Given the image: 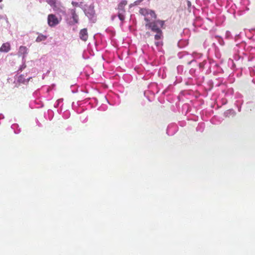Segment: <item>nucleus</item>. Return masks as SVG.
<instances>
[{
    "label": "nucleus",
    "mask_w": 255,
    "mask_h": 255,
    "mask_svg": "<svg viewBox=\"0 0 255 255\" xmlns=\"http://www.w3.org/2000/svg\"><path fill=\"white\" fill-rule=\"evenodd\" d=\"M141 14L144 16V20L147 22H150L152 20H154L156 15L154 11L146 8H141L139 10Z\"/></svg>",
    "instance_id": "obj_1"
},
{
    "label": "nucleus",
    "mask_w": 255,
    "mask_h": 255,
    "mask_svg": "<svg viewBox=\"0 0 255 255\" xmlns=\"http://www.w3.org/2000/svg\"><path fill=\"white\" fill-rule=\"evenodd\" d=\"M127 4V1L126 0H123L118 4V17L121 21H123L125 19V7Z\"/></svg>",
    "instance_id": "obj_2"
},
{
    "label": "nucleus",
    "mask_w": 255,
    "mask_h": 255,
    "mask_svg": "<svg viewBox=\"0 0 255 255\" xmlns=\"http://www.w3.org/2000/svg\"><path fill=\"white\" fill-rule=\"evenodd\" d=\"M84 12L90 19H92L94 17L95 15L94 5L91 4L89 5H85L84 8Z\"/></svg>",
    "instance_id": "obj_3"
},
{
    "label": "nucleus",
    "mask_w": 255,
    "mask_h": 255,
    "mask_svg": "<svg viewBox=\"0 0 255 255\" xmlns=\"http://www.w3.org/2000/svg\"><path fill=\"white\" fill-rule=\"evenodd\" d=\"M47 20L48 24L51 27L55 26L58 24L60 21L58 18L53 14H49L48 16Z\"/></svg>",
    "instance_id": "obj_4"
},
{
    "label": "nucleus",
    "mask_w": 255,
    "mask_h": 255,
    "mask_svg": "<svg viewBox=\"0 0 255 255\" xmlns=\"http://www.w3.org/2000/svg\"><path fill=\"white\" fill-rule=\"evenodd\" d=\"M28 49L26 46H20L19 48L18 51L17 53V55L18 56H22V61L25 60V57L26 55L28 54Z\"/></svg>",
    "instance_id": "obj_5"
},
{
    "label": "nucleus",
    "mask_w": 255,
    "mask_h": 255,
    "mask_svg": "<svg viewBox=\"0 0 255 255\" xmlns=\"http://www.w3.org/2000/svg\"><path fill=\"white\" fill-rule=\"evenodd\" d=\"M156 22L153 21V22H149L145 24V26L148 27L149 28H150L153 32H156L158 31L161 30V29L158 27Z\"/></svg>",
    "instance_id": "obj_6"
},
{
    "label": "nucleus",
    "mask_w": 255,
    "mask_h": 255,
    "mask_svg": "<svg viewBox=\"0 0 255 255\" xmlns=\"http://www.w3.org/2000/svg\"><path fill=\"white\" fill-rule=\"evenodd\" d=\"M79 35L80 39L86 41L88 38L87 29L86 28L81 29L80 31Z\"/></svg>",
    "instance_id": "obj_7"
},
{
    "label": "nucleus",
    "mask_w": 255,
    "mask_h": 255,
    "mask_svg": "<svg viewBox=\"0 0 255 255\" xmlns=\"http://www.w3.org/2000/svg\"><path fill=\"white\" fill-rule=\"evenodd\" d=\"M10 46L9 43L6 42L3 43L0 48V52H7L10 50Z\"/></svg>",
    "instance_id": "obj_8"
},
{
    "label": "nucleus",
    "mask_w": 255,
    "mask_h": 255,
    "mask_svg": "<svg viewBox=\"0 0 255 255\" xmlns=\"http://www.w3.org/2000/svg\"><path fill=\"white\" fill-rule=\"evenodd\" d=\"M156 34L154 35V39L155 41H158L160 40H162L163 38V32L162 30L158 31L156 32Z\"/></svg>",
    "instance_id": "obj_9"
},
{
    "label": "nucleus",
    "mask_w": 255,
    "mask_h": 255,
    "mask_svg": "<svg viewBox=\"0 0 255 255\" xmlns=\"http://www.w3.org/2000/svg\"><path fill=\"white\" fill-rule=\"evenodd\" d=\"M72 14L73 19V21H71L72 24H74L75 23H77L78 22V16L76 13L75 10L73 9L72 10Z\"/></svg>",
    "instance_id": "obj_10"
},
{
    "label": "nucleus",
    "mask_w": 255,
    "mask_h": 255,
    "mask_svg": "<svg viewBox=\"0 0 255 255\" xmlns=\"http://www.w3.org/2000/svg\"><path fill=\"white\" fill-rule=\"evenodd\" d=\"M46 2L51 5L55 10L57 8V1L56 0H46Z\"/></svg>",
    "instance_id": "obj_11"
},
{
    "label": "nucleus",
    "mask_w": 255,
    "mask_h": 255,
    "mask_svg": "<svg viewBox=\"0 0 255 255\" xmlns=\"http://www.w3.org/2000/svg\"><path fill=\"white\" fill-rule=\"evenodd\" d=\"M47 39V36L42 34H39L38 37L36 38L35 41L37 42H40L42 41H45Z\"/></svg>",
    "instance_id": "obj_12"
},
{
    "label": "nucleus",
    "mask_w": 255,
    "mask_h": 255,
    "mask_svg": "<svg viewBox=\"0 0 255 255\" xmlns=\"http://www.w3.org/2000/svg\"><path fill=\"white\" fill-rule=\"evenodd\" d=\"M29 79H30V78H27V79H25L24 78L23 76L21 75L18 78V81L20 83H25L28 82Z\"/></svg>",
    "instance_id": "obj_13"
},
{
    "label": "nucleus",
    "mask_w": 255,
    "mask_h": 255,
    "mask_svg": "<svg viewBox=\"0 0 255 255\" xmlns=\"http://www.w3.org/2000/svg\"><path fill=\"white\" fill-rule=\"evenodd\" d=\"M163 41L162 40L155 41V45L157 47H161L163 45Z\"/></svg>",
    "instance_id": "obj_14"
},
{
    "label": "nucleus",
    "mask_w": 255,
    "mask_h": 255,
    "mask_svg": "<svg viewBox=\"0 0 255 255\" xmlns=\"http://www.w3.org/2000/svg\"><path fill=\"white\" fill-rule=\"evenodd\" d=\"M26 67L25 65V60H24V61H22V65L21 66L20 69L21 70H22L23 69H24Z\"/></svg>",
    "instance_id": "obj_15"
},
{
    "label": "nucleus",
    "mask_w": 255,
    "mask_h": 255,
    "mask_svg": "<svg viewBox=\"0 0 255 255\" xmlns=\"http://www.w3.org/2000/svg\"><path fill=\"white\" fill-rule=\"evenodd\" d=\"M156 22H158L161 26H162L164 24V21L161 20H158Z\"/></svg>",
    "instance_id": "obj_16"
},
{
    "label": "nucleus",
    "mask_w": 255,
    "mask_h": 255,
    "mask_svg": "<svg viewBox=\"0 0 255 255\" xmlns=\"http://www.w3.org/2000/svg\"><path fill=\"white\" fill-rule=\"evenodd\" d=\"M72 4H73V5H74V6H78V3L77 2H74V1H73V2H72Z\"/></svg>",
    "instance_id": "obj_17"
},
{
    "label": "nucleus",
    "mask_w": 255,
    "mask_h": 255,
    "mask_svg": "<svg viewBox=\"0 0 255 255\" xmlns=\"http://www.w3.org/2000/svg\"><path fill=\"white\" fill-rule=\"evenodd\" d=\"M62 102V99H59L58 100V104L60 103V102Z\"/></svg>",
    "instance_id": "obj_18"
},
{
    "label": "nucleus",
    "mask_w": 255,
    "mask_h": 255,
    "mask_svg": "<svg viewBox=\"0 0 255 255\" xmlns=\"http://www.w3.org/2000/svg\"><path fill=\"white\" fill-rule=\"evenodd\" d=\"M191 61L189 62L188 63V64H190L191 63Z\"/></svg>",
    "instance_id": "obj_19"
},
{
    "label": "nucleus",
    "mask_w": 255,
    "mask_h": 255,
    "mask_svg": "<svg viewBox=\"0 0 255 255\" xmlns=\"http://www.w3.org/2000/svg\"><path fill=\"white\" fill-rule=\"evenodd\" d=\"M2 1V0H0V2Z\"/></svg>",
    "instance_id": "obj_20"
}]
</instances>
